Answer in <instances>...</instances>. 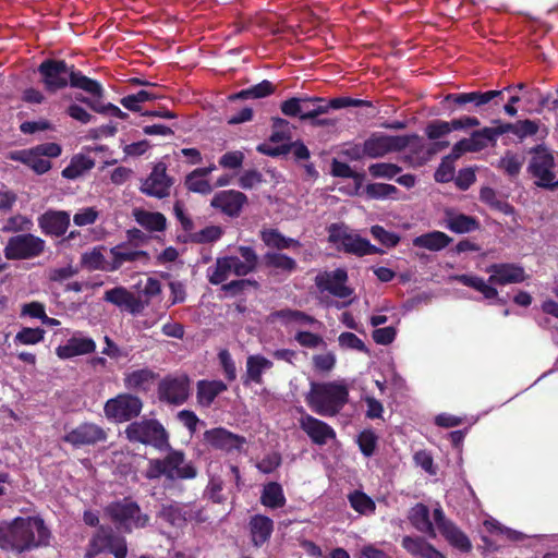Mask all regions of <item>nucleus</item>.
I'll return each mask as SVG.
<instances>
[{"instance_id": "obj_1", "label": "nucleus", "mask_w": 558, "mask_h": 558, "mask_svg": "<svg viewBox=\"0 0 558 558\" xmlns=\"http://www.w3.org/2000/svg\"><path fill=\"white\" fill-rule=\"evenodd\" d=\"M49 531L39 518H16L0 525V548L17 554L46 545Z\"/></svg>"}, {"instance_id": "obj_11", "label": "nucleus", "mask_w": 558, "mask_h": 558, "mask_svg": "<svg viewBox=\"0 0 558 558\" xmlns=\"http://www.w3.org/2000/svg\"><path fill=\"white\" fill-rule=\"evenodd\" d=\"M143 409V401L131 393H120L106 401L105 415L116 423H123L137 417Z\"/></svg>"}, {"instance_id": "obj_46", "label": "nucleus", "mask_w": 558, "mask_h": 558, "mask_svg": "<svg viewBox=\"0 0 558 558\" xmlns=\"http://www.w3.org/2000/svg\"><path fill=\"white\" fill-rule=\"evenodd\" d=\"M230 274H232V271L227 256L218 257L215 262V265L208 267L207 269L208 281L214 286H222L229 278Z\"/></svg>"}, {"instance_id": "obj_44", "label": "nucleus", "mask_w": 558, "mask_h": 558, "mask_svg": "<svg viewBox=\"0 0 558 558\" xmlns=\"http://www.w3.org/2000/svg\"><path fill=\"white\" fill-rule=\"evenodd\" d=\"M260 238L267 246L277 250H284L300 245V242L298 240H294L292 238H286L277 229L263 230L260 232Z\"/></svg>"}, {"instance_id": "obj_61", "label": "nucleus", "mask_w": 558, "mask_h": 558, "mask_svg": "<svg viewBox=\"0 0 558 558\" xmlns=\"http://www.w3.org/2000/svg\"><path fill=\"white\" fill-rule=\"evenodd\" d=\"M371 234L386 247H395L400 242V236L397 233L387 231L379 225L371 227Z\"/></svg>"}, {"instance_id": "obj_54", "label": "nucleus", "mask_w": 558, "mask_h": 558, "mask_svg": "<svg viewBox=\"0 0 558 558\" xmlns=\"http://www.w3.org/2000/svg\"><path fill=\"white\" fill-rule=\"evenodd\" d=\"M402 171V168L391 162H377L368 167V172L373 178L393 179Z\"/></svg>"}, {"instance_id": "obj_38", "label": "nucleus", "mask_w": 558, "mask_h": 558, "mask_svg": "<svg viewBox=\"0 0 558 558\" xmlns=\"http://www.w3.org/2000/svg\"><path fill=\"white\" fill-rule=\"evenodd\" d=\"M272 521L265 515H254L250 521L252 541L255 546L263 545L271 535Z\"/></svg>"}, {"instance_id": "obj_59", "label": "nucleus", "mask_w": 558, "mask_h": 558, "mask_svg": "<svg viewBox=\"0 0 558 558\" xmlns=\"http://www.w3.org/2000/svg\"><path fill=\"white\" fill-rule=\"evenodd\" d=\"M485 527L488 532L502 535L505 538L509 541H521L523 539L524 535L521 532L511 530L509 527H506L501 525L498 521L495 519H489L484 522Z\"/></svg>"}, {"instance_id": "obj_12", "label": "nucleus", "mask_w": 558, "mask_h": 558, "mask_svg": "<svg viewBox=\"0 0 558 558\" xmlns=\"http://www.w3.org/2000/svg\"><path fill=\"white\" fill-rule=\"evenodd\" d=\"M45 251V241L32 233L13 235L4 247V256L10 260L29 259Z\"/></svg>"}, {"instance_id": "obj_42", "label": "nucleus", "mask_w": 558, "mask_h": 558, "mask_svg": "<svg viewBox=\"0 0 558 558\" xmlns=\"http://www.w3.org/2000/svg\"><path fill=\"white\" fill-rule=\"evenodd\" d=\"M504 134L511 133L519 140H524L527 136H533L538 132L539 125L536 121L529 119L520 120L514 123L501 121Z\"/></svg>"}, {"instance_id": "obj_9", "label": "nucleus", "mask_w": 558, "mask_h": 558, "mask_svg": "<svg viewBox=\"0 0 558 558\" xmlns=\"http://www.w3.org/2000/svg\"><path fill=\"white\" fill-rule=\"evenodd\" d=\"M105 97L100 82L93 80L72 65V99L85 104L94 110Z\"/></svg>"}, {"instance_id": "obj_21", "label": "nucleus", "mask_w": 558, "mask_h": 558, "mask_svg": "<svg viewBox=\"0 0 558 558\" xmlns=\"http://www.w3.org/2000/svg\"><path fill=\"white\" fill-rule=\"evenodd\" d=\"M434 521L444 537L461 551H469L472 548L468 536L460 531L452 522L446 519L441 507L438 505L434 509Z\"/></svg>"}, {"instance_id": "obj_43", "label": "nucleus", "mask_w": 558, "mask_h": 558, "mask_svg": "<svg viewBox=\"0 0 558 558\" xmlns=\"http://www.w3.org/2000/svg\"><path fill=\"white\" fill-rule=\"evenodd\" d=\"M303 100L304 102L302 105L301 116L302 121L315 119L322 114L327 113L326 98L303 95Z\"/></svg>"}, {"instance_id": "obj_63", "label": "nucleus", "mask_w": 558, "mask_h": 558, "mask_svg": "<svg viewBox=\"0 0 558 558\" xmlns=\"http://www.w3.org/2000/svg\"><path fill=\"white\" fill-rule=\"evenodd\" d=\"M454 162L444 157L434 173V179L439 183H448L454 179Z\"/></svg>"}, {"instance_id": "obj_26", "label": "nucleus", "mask_w": 558, "mask_h": 558, "mask_svg": "<svg viewBox=\"0 0 558 558\" xmlns=\"http://www.w3.org/2000/svg\"><path fill=\"white\" fill-rule=\"evenodd\" d=\"M41 231L47 235L61 236L70 225L66 211L48 210L38 218Z\"/></svg>"}, {"instance_id": "obj_39", "label": "nucleus", "mask_w": 558, "mask_h": 558, "mask_svg": "<svg viewBox=\"0 0 558 558\" xmlns=\"http://www.w3.org/2000/svg\"><path fill=\"white\" fill-rule=\"evenodd\" d=\"M276 92V86L268 80H264L260 83L253 85L246 89H242L235 94L229 96V100H242V99H259L272 95Z\"/></svg>"}, {"instance_id": "obj_16", "label": "nucleus", "mask_w": 558, "mask_h": 558, "mask_svg": "<svg viewBox=\"0 0 558 558\" xmlns=\"http://www.w3.org/2000/svg\"><path fill=\"white\" fill-rule=\"evenodd\" d=\"M38 72L46 90L50 93L64 88L70 80L68 64L63 60L47 59L39 64Z\"/></svg>"}, {"instance_id": "obj_22", "label": "nucleus", "mask_w": 558, "mask_h": 558, "mask_svg": "<svg viewBox=\"0 0 558 558\" xmlns=\"http://www.w3.org/2000/svg\"><path fill=\"white\" fill-rule=\"evenodd\" d=\"M104 301L111 303L122 311H126L133 315L140 314L145 308L144 303L134 293L130 292L126 288L120 286L107 290L104 293Z\"/></svg>"}, {"instance_id": "obj_36", "label": "nucleus", "mask_w": 558, "mask_h": 558, "mask_svg": "<svg viewBox=\"0 0 558 558\" xmlns=\"http://www.w3.org/2000/svg\"><path fill=\"white\" fill-rule=\"evenodd\" d=\"M158 374L145 367L125 374L124 386L130 390L147 391Z\"/></svg>"}, {"instance_id": "obj_2", "label": "nucleus", "mask_w": 558, "mask_h": 558, "mask_svg": "<svg viewBox=\"0 0 558 558\" xmlns=\"http://www.w3.org/2000/svg\"><path fill=\"white\" fill-rule=\"evenodd\" d=\"M486 272L489 274L487 281L482 277L466 274L456 276V280L482 293L486 300L495 299L498 304L504 305L506 301L498 298V291L494 286L521 283L527 278L524 268L514 263H494L486 267Z\"/></svg>"}, {"instance_id": "obj_27", "label": "nucleus", "mask_w": 558, "mask_h": 558, "mask_svg": "<svg viewBox=\"0 0 558 558\" xmlns=\"http://www.w3.org/2000/svg\"><path fill=\"white\" fill-rule=\"evenodd\" d=\"M272 366V362L260 354L247 356L246 373L242 377L243 385L248 386L251 383L263 384V373Z\"/></svg>"}, {"instance_id": "obj_19", "label": "nucleus", "mask_w": 558, "mask_h": 558, "mask_svg": "<svg viewBox=\"0 0 558 558\" xmlns=\"http://www.w3.org/2000/svg\"><path fill=\"white\" fill-rule=\"evenodd\" d=\"M172 184V178L167 174V166L163 162H158L154 166L150 174L142 182L140 190L147 196L162 199L169 196Z\"/></svg>"}, {"instance_id": "obj_5", "label": "nucleus", "mask_w": 558, "mask_h": 558, "mask_svg": "<svg viewBox=\"0 0 558 558\" xmlns=\"http://www.w3.org/2000/svg\"><path fill=\"white\" fill-rule=\"evenodd\" d=\"M125 435L132 442L149 445L158 451L169 450V453H181L170 448L167 430L162 424L155 418L132 422L126 426Z\"/></svg>"}, {"instance_id": "obj_29", "label": "nucleus", "mask_w": 558, "mask_h": 558, "mask_svg": "<svg viewBox=\"0 0 558 558\" xmlns=\"http://www.w3.org/2000/svg\"><path fill=\"white\" fill-rule=\"evenodd\" d=\"M106 438V430L96 424L85 423L72 429V445H93Z\"/></svg>"}, {"instance_id": "obj_41", "label": "nucleus", "mask_w": 558, "mask_h": 558, "mask_svg": "<svg viewBox=\"0 0 558 558\" xmlns=\"http://www.w3.org/2000/svg\"><path fill=\"white\" fill-rule=\"evenodd\" d=\"M275 318L280 319L281 322L288 323H296L304 326H320L322 323L316 319L314 316L306 314L300 310L292 308H281L272 313Z\"/></svg>"}, {"instance_id": "obj_17", "label": "nucleus", "mask_w": 558, "mask_h": 558, "mask_svg": "<svg viewBox=\"0 0 558 558\" xmlns=\"http://www.w3.org/2000/svg\"><path fill=\"white\" fill-rule=\"evenodd\" d=\"M105 550L113 554L116 558H125L128 553L124 537L114 535L110 529L101 526L90 541L87 557L92 558Z\"/></svg>"}, {"instance_id": "obj_14", "label": "nucleus", "mask_w": 558, "mask_h": 558, "mask_svg": "<svg viewBox=\"0 0 558 558\" xmlns=\"http://www.w3.org/2000/svg\"><path fill=\"white\" fill-rule=\"evenodd\" d=\"M166 475L168 478H192L196 470L183 460V456H166L165 459H157L151 462L147 471L149 478Z\"/></svg>"}, {"instance_id": "obj_7", "label": "nucleus", "mask_w": 558, "mask_h": 558, "mask_svg": "<svg viewBox=\"0 0 558 558\" xmlns=\"http://www.w3.org/2000/svg\"><path fill=\"white\" fill-rule=\"evenodd\" d=\"M499 100H502V90H474L447 94L440 101V105L449 114H453L458 111H471L472 109L481 108L490 101L498 106Z\"/></svg>"}, {"instance_id": "obj_10", "label": "nucleus", "mask_w": 558, "mask_h": 558, "mask_svg": "<svg viewBox=\"0 0 558 558\" xmlns=\"http://www.w3.org/2000/svg\"><path fill=\"white\" fill-rule=\"evenodd\" d=\"M202 442L208 449L225 451L227 453H231L233 451L242 453L247 450V439L244 436L234 434L225 427H214L205 430Z\"/></svg>"}, {"instance_id": "obj_47", "label": "nucleus", "mask_w": 558, "mask_h": 558, "mask_svg": "<svg viewBox=\"0 0 558 558\" xmlns=\"http://www.w3.org/2000/svg\"><path fill=\"white\" fill-rule=\"evenodd\" d=\"M104 246H97L94 247L90 252H85L82 255L81 263L83 267H85L88 270H106L110 271L109 269V262L105 259V256L102 255Z\"/></svg>"}, {"instance_id": "obj_52", "label": "nucleus", "mask_w": 558, "mask_h": 558, "mask_svg": "<svg viewBox=\"0 0 558 558\" xmlns=\"http://www.w3.org/2000/svg\"><path fill=\"white\" fill-rule=\"evenodd\" d=\"M260 500L264 506L269 508H278L283 506L284 496L282 488L277 483H269L264 487Z\"/></svg>"}, {"instance_id": "obj_25", "label": "nucleus", "mask_w": 558, "mask_h": 558, "mask_svg": "<svg viewBox=\"0 0 558 558\" xmlns=\"http://www.w3.org/2000/svg\"><path fill=\"white\" fill-rule=\"evenodd\" d=\"M241 259L238 256H227L231 266V271L238 277H244L256 270L258 265V256L253 247L241 245L238 247Z\"/></svg>"}, {"instance_id": "obj_50", "label": "nucleus", "mask_w": 558, "mask_h": 558, "mask_svg": "<svg viewBox=\"0 0 558 558\" xmlns=\"http://www.w3.org/2000/svg\"><path fill=\"white\" fill-rule=\"evenodd\" d=\"M264 263L267 267L281 269L288 272L294 271L298 267L296 262L292 257L281 253H266L264 255Z\"/></svg>"}, {"instance_id": "obj_57", "label": "nucleus", "mask_w": 558, "mask_h": 558, "mask_svg": "<svg viewBox=\"0 0 558 558\" xmlns=\"http://www.w3.org/2000/svg\"><path fill=\"white\" fill-rule=\"evenodd\" d=\"M45 330L43 328H22L15 336L14 342L21 344H36L44 340Z\"/></svg>"}, {"instance_id": "obj_18", "label": "nucleus", "mask_w": 558, "mask_h": 558, "mask_svg": "<svg viewBox=\"0 0 558 558\" xmlns=\"http://www.w3.org/2000/svg\"><path fill=\"white\" fill-rule=\"evenodd\" d=\"M347 281L348 272L344 268L322 271L315 277V286L320 292L328 291L340 299H345L353 293V290L345 284Z\"/></svg>"}, {"instance_id": "obj_53", "label": "nucleus", "mask_w": 558, "mask_h": 558, "mask_svg": "<svg viewBox=\"0 0 558 558\" xmlns=\"http://www.w3.org/2000/svg\"><path fill=\"white\" fill-rule=\"evenodd\" d=\"M191 515L183 511L179 506H163L160 511V518L173 526H182Z\"/></svg>"}, {"instance_id": "obj_15", "label": "nucleus", "mask_w": 558, "mask_h": 558, "mask_svg": "<svg viewBox=\"0 0 558 558\" xmlns=\"http://www.w3.org/2000/svg\"><path fill=\"white\" fill-rule=\"evenodd\" d=\"M158 398L168 404H183L190 396V378L185 374L167 375L157 388Z\"/></svg>"}, {"instance_id": "obj_37", "label": "nucleus", "mask_w": 558, "mask_h": 558, "mask_svg": "<svg viewBox=\"0 0 558 558\" xmlns=\"http://www.w3.org/2000/svg\"><path fill=\"white\" fill-rule=\"evenodd\" d=\"M452 239L445 232L432 231L414 238L413 245L415 247H422L428 251L437 252L449 245Z\"/></svg>"}, {"instance_id": "obj_64", "label": "nucleus", "mask_w": 558, "mask_h": 558, "mask_svg": "<svg viewBox=\"0 0 558 558\" xmlns=\"http://www.w3.org/2000/svg\"><path fill=\"white\" fill-rule=\"evenodd\" d=\"M303 102V96L290 97L280 104V111L286 117L301 120Z\"/></svg>"}, {"instance_id": "obj_55", "label": "nucleus", "mask_w": 558, "mask_h": 558, "mask_svg": "<svg viewBox=\"0 0 558 558\" xmlns=\"http://www.w3.org/2000/svg\"><path fill=\"white\" fill-rule=\"evenodd\" d=\"M349 501L351 507L361 514H367L375 511V502L362 492H354L350 494Z\"/></svg>"}, {"instance_id": "obj_20", "label": "nucleus", "mask_w": 558, "mask_h": 558, "mask_svg": "<svg viewBox=\"0 0 558 558\" xmlns=\"http://www.w3.org/2000/svg\"><path fill=\"white\" fill-rule=\"evenodd\" d=\"M434 521L444 537L461 551H469L472 548L468 536L460 531L452 522L446 519L441 507L438 505L434 509Z\"/></svg>"}, {"instance_id": "obj_31", "label": "nucleus", "mask_w": 558, "mask_h": 558, "mask_svg": "<svg viewBox=\"0 0 558 558\" xmlns=\"http://www.w3.org/2000/svg\"><path fill=\"white\" fill-rule=\"evenodd\" d=\"M302 428L316 444H326L329 438L335 437L333 429L327 423L311 415L302 418Z\"/></svg>"}, {"instance_id": "obj_60", "label": "nucleus", "mask_w": 558, "mask_h": 558, "mask_svg": "<svg viewBox=\"0 0 558 558\" xmlns=\"http://www.w3.org/2000/svg\"><path fill=\"white\" fill-rule=\"evenodd\" d=\"M272 122V133L269 137V141L272 143L283 142L286 140L291 138V132L289 128V121L286 119L274 117L271 119Z\"/></svg>"}, {"instance_id": "obj_58", "label": "nucleus", "mask_w": 558, "mask_h": 558, "mask_svg": "<svg viewBox=\"0 0 558 558\" xmlns=\"http://www.w3.org/2000/svg\"><path fill=\"white\" fill-rule=\"evenodd\" d=\"M248 287L257 289L258 282L253 279H236L221 286V291L228 296H238L244 292Z\"/></svg>"}, {"instance_id": "obj_33", "label": "nucleus", "mask_w": 558, "mask_h": 558, "mask_svg": "<svg viewBox=\"0 0 558 558\" xmlns=\"http://www.w3.org/2000/svg\"><path fill=\"white\" fill-rule=\"evenodd\" d=\"M227 389L228 387L222 380H199L196 392L197 402L199 405L208 408Z\"/></svg>"}, {"instance_id": "obj_49", "label": "nucleus", "mask_w": 558, "mask_h": 558, "mask_svg": "<svg viewBox=\"0 0 558 558\" xmlns=\"http://www.w3.org/2000/svg\"><path fill=\"white\" fill-rule=\"evenodd\" d=\"M524 163V157L507 150L498 162V168L501 169L510 178H515L520 174L521 168Z\"/></svg>"}, {"instance_id": "obj_48", "label": "nucleus", "mask_w": 558, "mask_h": 558, "mask_svg": "<svg viewBox=\"0 0 558 558\" xmlns=\"http://www.w3.org/2000/svg\"><path fill=\"white\" fill-rule=\"evenodd\" d=\"M447 227L454 233H468L480 229V222L475 217L458 214L449 218Z\"/></svg>"}, {"instance_id": "obj_62", "label": "nucleus", "mask_w": 558, "mask_h": 558, "mask_svg": "<svg viewBox=\"0 0 558 558\" xmlns=\"http://www.w3.org/2000/svg\"><path fill=\"white\" fill-rule=\"evenodd\" d=\"M476 169L477 167H466L462 168L458 171L457 177H454V184L460 191H466L471 187L472 184L476 181Z\"/></svg>"}, {"instance_id": "obj_34", "label": "nucleus", "mask_w": 558, "mask_h": 558, "mask_svg": "<svg viewBox=\"0 0 558 558\" xmlns=\"http://www.w3.org/2000/svg\"><path fill=\"white\" fill-rule=\"evenodd\" d=\"M410 523L421 533L436 537V530L429 517V509L424 504H416L409 512Z\"/></svg>"}, {"instance_id": "obj_13", "label": "nucleus", "mask_w": 558, "mask_h": 558, "mask_svg": "<svg viewBox=\"0 0 558 558\" xmlns=\"http://www.w3.org/2000/svg\"><path fill=\"white\" fill-rule=\"evenodd\" d=\"M106 514L125 531L132 527H144L148 522V517L142 514L138 506L130 500L109 505L106 508Z\"/></svg>"}, {"instance_id": "obj_51", "label": "nucleus", "mask_w": 558, "mask_h": 558, "mask_svg": "<svg viewBox=\"0 0 558 558\" xmlns=\"http://www.w3.org/2000/svg\"><path fill=\"white\" fill-rule=\"evenodd\" d=\"M399 190L392 185L387 183H368L365 186V194L369 199H386L392 198L397 199V194Z\"/></svg>"}, {"instance_id": "obj_56", "label": "nucleus", "mask_w": 558, "mask_h": 558, "mask_svg": "<svg viewBox=\"0 0 558 558\" xmlns=\"http://www.w3.org/2000/svg\"><path fill=\"white\" fill-rule=\"evenodd\" d=\"M327 112L330 109L339 110L348 107H368L373 108V104L369 100L356 99L351 97H337L332 99H326Z\"/></svg>"}, {"instance_id": "obj_8", "label": "nucleus", "mask_w": 558, "mask_h": 558, "mask_svg": "<svg viewBox=\"0 0 558 558\" xmlns=\"http://www.w3.org/2000/svg\"><path fill=\"white\" fill-rule=\"evenodd\" d=\"M532 154L527 171L537 179L536 185L549 190L557 187L558 180L554 172L555 159L551 153L543 146H536L532 149Z\"/></svg>"}, {"instance_id": "obj_4", "label": "nucleus", "mask_w": 558, "mask_h": 558, "mask_svg": "<svg viewBox=\"0 0 558 558\" xmlns=\"http://www.w3.org/2000/svg\"><path fill=\"white\" fill-rule=\"evenodd\" d=\"M421 136L416 133L407 135H388L381 132L372 133L365 141L367 158L376 159L389 153H399L408 147L417 153L422 148Z\"/></svg>"}, {"instance_id": "obj_40", "label": "nucleus", "mask_w": 558, "mask_h": 558, "mask_svg": "<svg viewBox=\"0 0 558 558\" xmlns=\"http://www.w3.org/2000/svg\"><path fill=\"white\" fill-rule=\"evenodd\" d=\"M223 234L219 226H208L197 232L189 233L184 236H178L182 243L207 244L218 241Z\"/></svg>"}, {"instance_id": "obj_30", "label": "nucleus", "mask_w": 558, "mask_h": 558, "mask_svg": "<svg viewBox=\"0 0 558 558\" xmlns=\"http://www.w3.org/2000/svg\"><path fill=\"white\" fill-rule=\"evenodd\" d=\"M402 547L412 556L420 558H446V556L436 549L432 544L423 537L404 536L402 538Z\"/></svg>"}, {"instance_id": "obj_32", "label": "nucleus", "mask_w": 558, "mask_h": 558, "mask_svg": "<svg viewBox=\"0 0 558 558\" xmlns=\"http://www.w3.org/2000/svg\"><path fill=\"white\" fill-rule=\"evenodd\" d=\"M134 220L149 232H163L167 229V218L159 211H148L142 208L133 209Z\"/></svg>"}, {"instance_id": "obj_28", "label": "nucleus", "mask_w": 558, "mask_h": 558, "mask_svg": "<svg viewBox=\"0 0 558 558\" xmlns=\"http://www.w3.org/2000/svg\"><path fill=\"white\" fill-rule=\"evenodd\" d=\"M112 260L109 264L110 271L120 269L125 263L135 260H149V254L146 251H132L125 244H119L110 250Z\"/></svg>"}, {"instance_id": "obj_3", "label": "nucleus", "mask_w": 558, "mask_h": 558, "mask_svg": "<svg viewBox=\"0 0 558 558\" xmlns=\"http://www.w3.org/2000/svg\"><path fill=\"white\" fill-rule=\"evenodd\" d=\"M305 396L308 408L320 416L337 415L349 402V388L338 381H312Z\"/></svg>"}, {"instance_id": "obj_45", "label": "nucleus", "mask_w": 558, "mask_h": 558, "mask_svg": "<svg viewBox=\"0 0 558 558\" xmlns=\"http://www.w3.org/2000/svg\"><path fill=\"white\" fill-rule=\"evenodd\" d=\"M480 201L490 208L498 210L505 215L514 214V207L508 202L497 198L496 191L489 186H484L480 191Z\"/></svg>"}, {"instance_id": "obj_35", "label": "nucleus", "mask_w": 558, "mask_h": 558, "mask_svg": "<svg viewBox=\"0 0 558 558\" xmlns=\"http://www.w3.org/2000/svg\"><path fill=\"white\" fill-rule=\"evenodd\" d=\"M10 159L27 165L38 174L46 173L51 168L50 161L36 153L34 148L13 151L10 154Z\"/></svg>"}, {"instance_id": "obj_24", "label": "nucleus", "mask_w": 558, "mask_h": 558, "mask_svg": "<svg viewBox=\"0 0 558 558\" xmlns=\"http://www.w3.org/2000/svg\"><path fill=\"white\" fill-rule=\"evenodd\" d=\"M492 123L494 126H484L481 130L473 131L468 137L475 153H480L489 146L495 147L498 137L504 135L501 120L495 119Z\"/></svg>"}, {"instance_id": "obj_6", "label": "nucleus", "mask_w": 558, "mask_h": 558, "mask_svg": "<svg viewBox=\"0 0 558 558\" xmlns=\"http://www.w3.org/2000/svg\"><path fill=\"white\" fill-rule=\"evenodd\" d=\"M328 242L347 254L363 257L373 254H384V250L373 245L367 239L353 233L343 223H331L327 227Z\"/></svg>"}, {"instance_id": "obj_23", "label": "nucleus", "mask_w": 558, "mask_h": 558, "mask_svg": "<svg viewBox=\"0 0 558 558\" xmlns=\"http://www.w3.org/2000/svg\"><path fill=\"white\" fill-rule=\"evenodd\" d=\"M247 203V196L235 190L218 192L211 199L210 205L220 209L229 217H238L243 206Z\"/></svg>"}]
</instances>
